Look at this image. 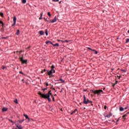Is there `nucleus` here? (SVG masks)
I'll return each instance as SVG.
<instances>
[{
	"instance_id": "8",
	"label": "nucleus",
	"mask_w": 129,
	"mask_h": 129,
	"mask_svg": "<svg viewBox=\"0 0 129 129\" xmlns=\"http://www.w3.org/2000/svg\"><path fill=\"white\" fill-rule=\"evenodd\" d=\"M13 22L14 23H15V24L17 22V17H16V16H14L13 17Z\"/></svg>"
},
{
	"instance_id": "54",
	"label": "nucleus",
	"mask_w": 129,
	"mask_h": 129,
	"mask_svg": "<svg viewBox=\"0 0 129 129\" xmlns=\"http://www.w3.org/2000/svg\"><path fill=\"white\" fill-rule=\"evenodd\" d=\"M127 33H128V34H129V29H128V31H127Z\"/></svg>"
},
{
	"instance_id": "24",
	"label": "nucleus",
	"mask_w": 129,
	"mask_h": 129,
	"mask_svg": "<svg viewBox=\"0 0 129 129\" xmlns=\"http://www.w3.org/2000/svg\"><path fill=\"white\" fill-rule=\"evenodd\" d=\"M47 15H48V16H49V17H51V13H50V12H48L47 13Z\"/></svg>"
},
{
	"instance_id": "33",
	"label": "nucleus",
	"mask_w": 129,
	"mask_h": 129,
	"mask_svg": "<svg viewBox=\"0 0 129 129\" xmlns=\"http://www.w3.org/2000/svg\"><path fill=\"white\" fill-rule=\"evenodd\" d=\"M60 81H61V82H64V81L62 79H59Z\"/></svg>"
},
{
	"instance_id": "16",
	"label": "nucleus",
	"mask_w": 129,
	"mask_h": 129,
	"mask_svg": "<svg viewBox=\"0 0 129 129\" xmlns=\"http://www.w3.org/2000/svg\"><path fill=\"white\" fill-rule=\"evenodd\" d=\"M45 94H48V95H52L51 91H49L48 93Z\"/></svg>"
},
{
	"instance_id": "57",
	"label": "nucleus",
	"mask_w": 129,
	"mask_h": 129,
	"mask_svg": "<svg viewBox=\"0 0 129 129\" xmlns=\"http://www.w3.org/2000/svg\"><path fill=\"white\" fill-rule=\"evenodd\" d=\"M86 101H87V99H86Z\"/></svg>"
},
{
	"instance_id": "46",
	"label": "nucleus",
	"mask_w": 129,
	"mask_h": 129,
	"mask_svg": "<svg viewBox=\"0 0 129 129\" xmlns=\"http://www.w3.org/2000/svg\"><path fill=\"white\" fill-rule=\"evenodd\" d=\"M104 109H106V106H105L104 107Z\"/></svg>"
},
{
	"instance_id": "26",
	"label": "nucleus",
	"mask_w": 129,
	"mask_h": 129,
	"mask_svg": "<svg viewBox=\"0 0 129 129\" xmlns=\"http://www.w3.org/2000/svg\"><path fill=\"white\" fill-rule=\"evenodd\" d=\"M126 44H127V43H129V38H127V39L126 40Z\"/></svg>"
},
{
	"instance_id": "51",
	"label": "nucleus",
	"mask_w": 129,
	"mask_h": 129,
	"mask_svg": "<svg viewBox=\"0 0 129 129\" xmlns=\"http://www.w3.org/2000/svg\"><path fill=\"white\" fill-rule=\"evenodd\" d=\"M52 2H56V0H52Z\"/></svg>"
},
{
	"instance_id": "55",
	"label": "nucleus",
	"mask_w": 129,
	"mask_h": 129,
	"mask_svg": "<svg viewBox=\"0 0 129 129\" xmlns=\"http://www.w3.org/2000/svg\"><path fill=\"white\" fill-rule=\"evenodd\" d=\"M46 72V70L45 69H44V72Z\"/></svg>"
},
{
	"instance_id": "28",
	"label": "nucleus",
	"mask_w": 129,
	"mask_h": 129,
	"mask_svg": "<svg viewBox=\"0 0 129 129\" xmlns=\"http://www.w3.org/2000/svg\"><path fill=\"white\" fill-rule=\"evenodd\" d=\"M58 42H61L62 43H64V41L63 40H57Z\"/></svg>"
},
{
	"instance_id": "45",
	"label": "nucleus",
	"mask_w": 129,
	"mask_h": 129,
	"mask_svg": "<svg viewBox=\"0 0 129 129\" xmlns=\"http://www.w3.org/2000/svg\"><path fill=\"white\" fill-rule=\"evenodd\" d=\"M22 81L23 82H25V80L22 79Z\"/></svg>"
},
{
	"instance_id": "40",
	"label": "nucleus",
	"mask_w": 129,
	"mask_h": 129,
	"mask_svg": "<svg viewBox=\"0 0 129 129\" xmlns=\"http://www.w3.org/2000/svg\"><path fill=\"white\" fill-rule=\"evenodd\" d=\"M127 108H128V107H125L124 108V109L125 110V109H127Z\"/></svg>"
},
{
	"instance_id": "32",
	"label": "nucleus",
	"mask_w": 129,
	"mask_h": 129,
	"mask_svg": "<svg viewBox=\"0 0 129 129\" xmlns=\"http://www.w3.org/2000/svg\"><path fill=\"white\" fill-rule=\"evenodd\" d=\"M122 71L123 72H124V73L126 72V70H122Z\"/></svg>"
},
{
	"instance_id": "49",
	"label": "nucleus",
	"mask_w": 129,
	"mask_h": 129,
	"mask_svg": "<svg viewBox=\"0 0 129 129\" xmlns=\"http://www.w3.org/2000/svg\"><path fill=\"white\" fill-rule=\"evenodd\" d=\"M45 21H46L47 22H48V20L47 19H46V18H44Z\"/></svg>"
},
{
	"instance_id": "29",
	"label": "nucleus",
	"mask_w": 129,
	"mask_h": 129,
	"mask_svg": "<svg viewBox=\"0 0 129 129\" xmlns=\"http://www.w3.org/2000/svg\"><path fill=\"white\" fill-rule=\"evenodd\" d=\"M43 92H44L45 91H46V90H47V88H44L42 89Z\"/></svg>"
},
{
	"instance_id": "60",
	"label": "nucleus",
	"mask_w": 129,
	"mask_h": 129,
	"mask_svg": "<svg viewBox=\"0 0 129 129\" xmlns=\"http://www.w3.org/2000/svg\"><path fill=\"white\" fill-rule=\"evenodd\" d=\"M80 104L81 105V103H80Z\"/></svg>"
},
{
	"instance_id": "62",
	"label": "nucleus",
	"mask_w": 129,
	"mask_h": 129,
	"mask_svg": "<svg viewBox=\"0 0 129 129\" xmlns=\"http://www.w3.org/2000/svg\"><path fill=\"white\" fill-rule=\"evenodd\" d=\"M54 90H55V89H53Z\"/></svg>"
},
{
	"instance_id": "12",
	"label": "nucleus",
	"mask_w": 129,
	"mask_h": 129,
	"mask_svg": "<svg viewBox=\"0 0 129 129\" xmlns=\"http://www.w3.org/2000/svg\"><path fill=\"white\" fill-rule=\"evenodd\" d=\"M24 116H25V118H26V119H29V116H28V115L26 114H24Z\"/></svg>"
},
{
	"instance_id": "42",
	"label": "nucleus",
	"mask_w": 129,
	"mask_h": 129,
	"mask_svg": "<svg viewBox=\"0 0 129 129\" xmlns=\"http://www.w3.org/2000/svg\"><path fill=\"white\" fill-rule=\"evenodd\" d=\"M46 86H49V84H48V83H46Z\"/></svg>"
},
{
	"instance_id": "10",
	"label": "nucleus",
	"mask_w": 129,
	"mask_h": 129,
	"mask_svg": "<svg viewBox=\"0 0 129 129\" xmlns=\"http://www.w3.org/2000/svg\"><path fill=\"white\" fill-rule=\"evenodd\" d=\"M45 44H51V45H53V43L49 40L46 41Z\"/></svg>"
},
{
	"instance_id": "43",
	"label": "nucleus",
	"mask_w": 129,
	"mask_h": 129,
	"mask_svg": "<svg viewBox=\"0 0 129 129\" xmlns=\"http://www.w3.org/2000/svg\"><path fill=\"white\" fill-rule=\"evenodd\" d=\"M52 99H53V101H55V99H54V97H52Z\"/></svg>"
},
{
	"instance_id": "52",
	"label": "nucleus",
	"mask_w": 129,
	"mask_h": 129,
	"mask_svg": "<svg viewBox=\"0 0 129 129\" xmlns=\"http://www.w3.org/2000/svg\"><path fill=\"white\" fill-rule=\"evenodd\" d=\"M2 30H4V27H2Z\"/></svg>"
},
{
	"instance_id": "25",
	"label": "nucleus",
	"mask_w": 129,
	"mask_h": 129,
	"mask_svg": "<svg viewBox=\"0 0 129 129\" xmlns=\"http://www.w3.org/2000/svg\"><path fill=\"white\" fill-rule=\"evenodd\" d=\"M0 24H2V27H3V26H4V22H3L2 21H0Z\"/></svg>"
},
{
	"instance_id": "36",
	"label": "nucleus",
	"mask_w": 129,
	"mask_h": 129,
	"mask_svg": "<svg viewBox=\"0 0 129 129\" xmlns=\"http://www.w3.org/2000/svg\"><path fill=\"white\" fill-rule=\"evenodd\" d=\"M19 73H20V74H22V75H24V74L22 72H19Z\"/></svg>"
},
{
	"instance_id": "17",
	"label": "nucleus",
	"mask_w": 129,
	"mask_h": 129,
	"mask_svg": "<svg viewBox=\"0 0 129 129\" xmlns=\"http://www.w3.org/2000/svg\"><path fill=\"white\" fill-rule=\"evenodd\" d=\"M3 111H7V110H8V108H3L2 109Z\"/></svg>"
},
{
	"instance_id": "41",
	"label": "nucleus",
	"mask_w": 129,
	"mask_h": 129,
	"mask_svg": "<svg viewBox=\"0 0 129 129\" xmlns=\"http://www.w3.org/2000/svg\"><path fill=\"white\" fill-rule=\"evenodd\" d=\"M22 52H23V51H22V50H20V51H19V54H21Z\"/></svg>"
},
{
	"instance_id": "20",
	"label": "nucleus",
	"mask_w": 129,
	"mask_h": 129,
	"mask_svg": "<svg viewBox=\"0 0 129 129\" xmlns=\"http://www.w3.org/2000/svg\"><path fill=\"white\" fill-rule=\"evenodd\" d=\"M22 4H26V3H27V1L26 0H22Z\"/></svg>"
},
{
	"instance_id": "50",
	"label": "nucleus",
	"mask_w": 129,
	"mask_h": 129,
	"mask_svg": "<svg viewBox=\"0 0 129 129\" xmlns=\"http://www.w3.org/2000/svg\"><path fill=\"white\" fill-rule=\"evenodd\" d=\"M10 121L12 122H14V121H13V120H10Z\"/></svg>"
},
{
	"instance_id": "53",
	"label": "nucleus",
	"mask_w": 129,
	"mask_h": 129,
	"mask_svg": "<svg viewBox=\"0 0 129 129\" xmlns=\"http://www.w3.org/2000/svg\"><path fill=\"white\" fill-rule=\"evenodd\" d=\"M56 2H59V0H56Z\"/></svg>"
},
{
	"instance_id": "48",
	"label": "nucleus",
	"mask_w": 129,
	"mask_h": 129,
	"mask_svg": "<svg viewBox=\"0 0 129 129\" xmlns=\"http://www.w3.org/2000/svg\"><path fill=\"white\" fill-rule=\"evenodd\" d=\"M64 42H66V43H68V40H65V41Z\"/></svg>"
},
{
	"instance_id": "4",
	"label": "nucleus",
	"mask_w": 129,
	"mask_h": 129,
	"mask_svg": "<svg viewBox=\"0 0 129 129\" xmlns=\"http://www.w3.org/2000/svg\"><path fill=\"white\" fill-rule=\"evenodd\" d=\"M92 91L93 93H94L95 94H98V95H99L101 92H103V91H102V90H92Z\"/></svg>"
},
{
	"instance_id": "21",
	"label": "nucleus",
	"mask_w": 129,
	"mask_h": 129,
	"mask_svg": "<svg viewBox=\"0 0 129 129\" xmlns=\"http://www.w3.org/2000/svg\"><path fill=\"white\" fill-rule=\"evenodd\" d=\"M45 35L46 36H48V30L47 29L45 30Z\"/></svg>"
},
{
	"instance_id": "37",
	"label": "nucleus",
	"mask_w": 129,
	"mask_h": 129,
	"mask_svg": "<svg viewBox=\"0 0 129 129\" xmlns=\"http://www.w3.org/2000/svg\"><path fill=\"white\" fill-rule=\"evenodd\" d=\"M127 114H129V113H127V112L124 115L125 117L126 116H127Z\"/></svg>"
},
{
	"instance_id": "31",
	"label": "nucleus",
	"mask_w": 129,
	"mask_h": 129,
	"mask_svg": "<svg viewBox=\"0 0 129 129\" xmlns=\"http://www.w3.org/2000/svg\"><path fill=\"white\" fill-rule=\"evenodd\" d=\"M122 117H123V118H124V119H126V118H125V116L124 115H123L122 116Z\"/></svg>"
},
{
	"instance_id": "2",
	"label": "nucleus",
	"mask_w": 129,
	"mask_h": 129,
	"mask_svg": "<svg viewBox=\"0 0 129 129\" xmlns=\"http://www.w3.org/2000/svg\"><path fill=\"white\" fill-rule=\"evenodd\" d=\"M84 104H88V103H92V101L89 100V99H87L86 101V97L85 95H84Z\"/></svg>"
},
{
	"instance_id": "7",
	"label": "nucleus",
	"mask_w": 129,
	"mask_h": 129,
	"mask_svg": "<svg viewBox=\"0 0 129 129\" xmlns=\"http://www.w3.org/2000/svg\"><path fill=\"white\" fill-rule=\"evenodd\" d=\"M55 22H57V17L56 16L54 17V18L52 20L51 23H55Z\"/></svg>"
},
{
	"instance_id": "23",
	"label": "nucleus",
	"mask_w": 129,
	"mask_h": 129,
	"mask_svg": "<svg viewBox=\"0 0 129 129\" xmlns=\"http://www.w3.org/2000/svg\"><path fill=\"white\" fill-rule=\"evenodd\" d=\"M0 16H1V17H4V13L1 12V13H0Z\"/></svg>"
},
{
	"instance_id": "59",
	"label": "nucleus",
	"mask_w": 129,
	"mask_h": 129,
	"mask_svg": "<svg viewBox=\"0 0 129 129\" xmlns=\"http://www.w3.org/2000/svg\"><path fill=\"white\" fill-rule=\"evenodd\" d=\"M41 73H43V71L41 72Z\"/></svg>"
},
{
	"instance_id": "63",
	"label": "nucleus",
	"mask_w": 129,
	"mask_h": 129,
	"mask_svg": "<svg viewBox=\"0 0 129 129\" xmlns=\"http://www.w3.org/2000/svg\"><path fill=\"white\" fill-rule=\"evenodd\" d=\"M60 92H62V91H61Z\"/></svg>"
},
{
	"instance_id": "39",
	"label": "nucleus",
	"mask_w": 129,
	"mask_h": 129,
	"mask_svg": "<svg viewBox=\"0 0 129 129\" xmlns=\"http://www.w3.org/2000/svg\"><path fill=\"white\" fill-rule=\"evenodd\" d=\"M5 67L4 66H2V69L3 70H5Z\"/></svg>"
},
{
	"instance_id": "22",
	"label": "nucleus",
	"mask_w": 129,
	"mask_h": 129,
	"mask_svg": "<svg viewBox=\"0 0 129 129\" xmlns=\"http://www.w3.org/2000/svg\"><path fill=\"white\" fill-rule=\"evenodd\" d=\"M92 51H93L94 52H95L94 53H95V54H98V52H97V51H96V50H92Z\"/></svg>"
},
{
	"instance_id": "61",
	"label": "nucleus",
	"mask_w": 129,
	"mask_h": 129,
	"mask_svg": "<svg viewBox=\"0 0 129 129\" xmlns=\"http://www.w3.org/2000/svg\"><path fill=\"white\" fill-rule=\"evenodd\" d=\"M91 105H93V104H92Z\"/></svg>"
},
{
	"instance_id": "38",
	"label": "nucleus",
	"mask_w": 129,
	"mask_h": 129,
	"mask_svg": "<svg viewBox=\"0 0 129 129\" xmlns=\"http://www.w3.org/2000/svg\"><path fill=\"white\" fill-rule=\"evenodd\" d=\"M15 25H16V23H15V22H14V24L12 25V26L14 27V26H15Z\"/></svg>"
},
{
	"instance_id": "5",
	"label": "nucleus",
	"mask_w": 129,
	"mask_h": 129,
	"mask_svg": "<svg viewBox=\"0 0 129 129\" xmlns=\"http://www.w3.org/2000/svg\"><path fill=\"white\" fill-rule=\"evenodd\" d=\"M47 73H48V75L49 76V77L51 78L53 76V75H52V74H53V73H54L52 72V71L50 70L49 71H48Z\"/></svg>"
},
{
	"instance_id": "14",
	"label": "nucleus",
	"mask_w": 129,
	"mask_h": 129,
	"mask_svg": "<svg viewBox=\"0 0 129 129\" xmlns=\"http://www.w3.org/2000/svg\"><path fill=\"white\" fill-rule=\"evenodd\" d=\"M123 110H124V108H123L122 107H120L119 108V111H123Z\"/></svg>"
},
{
	"instance_id": "3",
	"label": "nucleus",
	"mask_w": 129,
	"mask_h": 129,
	"mask_svg": "<svg viewBox=\"0 0 129 129\" xmlns=\"http://www.w3.org/2000/svg\"><path fill=\"white\" fill-rule=\"evenodd\" d=\"M19 60L22 64H27V63H28V59L24 60V57H23V56L19 57Z\"/></svg>"
},
{
	"instance_id": "30",
	"label": "nucleus",
	"mask_w": 129,
	"mask_h": 129,
	"mask_svg": "<svg viewBox=\"0 0 129 129\" xmlns=\"http://www.w3.org/2000/svg\"><path fill=\"white\" fill-rule=\"evenodd\" d=\"M120 118V117H119L117 120H116V122H118V121H119V119Z\"/></svg>"
},
{
	"instance_id": "18",
	"label": "nucleus",
	"mask_w": 129,
	"mask_h": 129,
	"mask_svg": "<svg viewBox=\"0 0 129 129\" xmlns=\"http://www.w3.org/2000/svg\"><path fill=\"white\" fill-rule=\"evenodd\" d=\"M42 17H43V13H41L40 17H39V20H42Z\"/></svg>"
},
{
	"instance_id": "56",
	"label": "nucleus",
	"mask_w": 129,
	"mask_h": 129,
	"mask_svg": "<svg viewBox=\"0 0 129 129\" xmlns=\"http://www.w3.org/2000/svg\"><path fill=\"white\" fill-rule=\"evenodd\" d=\"M61 1H60V2L59 3V4H61Z\"/></svg>"
},
{
	"instance_id": "35",
	"label": "nucleus",
	"mask_w": 129,
	"mask_h": 129,
	"mask_svg": "<svg viewBox=\"0 0 129 129\" xmlns=\"http://www.w3.org/2000/svg\"><path fill=\"white\" fill-rule=\"evenodd\" d=\"M19 121L21 123H22V122H23V121H24V120H20Z\"/></svg>"
},
{
	"instance_id": "9",
	"label": "nucleus",
	"mask_w": 129,
	"mask_h": 129,
	"mask_svg": "<svg viewBox=\"0 0 129 129\" xmlns=\"http://www.w3.org/2000/svg\"><path fill=\"white\" fill-rule=\"evenodd\" d=\"M39 34L40 35H41V36H43V35H44V34H45V32L43 31H39Z\"/></svg>"
},
{
	"instance_id": "58",
	"label": "nucleus",
	"mask_w": 129,
	"mask_h": 129,
	"mask_svg": "<svg viewBox=\"0 0 129 129\" xmlns=\"http://www.w3.org/2000/svg\"><path fill=\"white\" fill-rule=\"evenodd\" d=\"M84 109H86V108H85V107H84Z\"/></svg>"
},
{
	"instance_id": "15",
	"label": "nucleus",
	"mask_w": 129,
	"mask_h": 129,
	"mask_svg": "<svg viewBox=\"0 0 129 129\" xmlns=\"http://www.w3.org/2000/svg\"><path fill=\"white\" fill-rule=\"evenodd\" d=\"M16 35L17 36H19L20 35V30H17V33H16Z\"/></svg>"
},
{
	"instance_id": "27",
	"label": "nucleus",
	"mask_w": 129,
	"mask_h": 129,
	"mask_svg": "<svg viewBox=\"0 0 129 129\" xmlns=\"http://www.w3.org/2000/svg\"><path fill=\"white\" fill-rule=\"evenodd\" d=\"M14 102H15V103H18V99H16L14 100Z\"/></svg>"
},
{
	"instance_id": "1",
	"label": "nucleus",
	"mask_w": 129,
	"mask_h": 129,
	"mask_svg": "<svg viewBox=\"0 0 129 129\" xmlns=\"http://www.w3.org/2000/svg\"><path fill=\"white\" fill-rule=\"evenodd\" d=\"M38 94L40 95V97L44 98L45 99H48L49 102H51V101H52L51 98H50V95L49 94H42V92H38Z\"/></svg>"
},
{
	"instance_id": "44",
	"label": "nucleus",
	"mask_w": 129,
	"mask_h": 129,
	"mask_svg": "<svg viewBox=\"0 0 129 129\" xmlns=\"http://www.w3.org/2000/svg\"><path fill=\"white\" fill-rule=\"evenodd\" d=\"M30 47H31V46H28V47L27 48V49H30Z\"/></svg>"
},
{
	"instance_id": "13",
	"label": "nucleus",
	"mask_w": 129,
	"mask_h": 129,
	"mask_svg": "<svg viewBox=\"0 0 129 129\" xmlns=\"http://www.w3.org/2000/svg\"><path fill=\"white\" fill-rule=\"evenodd\" d=\"M17 127H18V128L19 129H23V127L22 126V125H17Z\"/></svg>"
},
{
	"instance_id": "19",
	"label": "nucleus",
	"mask_w": 129,
	"mask_h": 129,
	"mask_svg": "<svg viewBox=\"0 0 129 129\" xmlns=\"http://www.w3.org/2000/svg\"><path fill=\"white\" fill-rule=\"evenodd\" d=\"M77 111V109H76L73 112L71 113V114H73V113H75Z\"/></svg>"
},
{
	"instance_id": "6",
	"label": "nucleus",
	"mask_w": 129,
	"mask_h": 129,
	"mask_svg": "<svg viewBox=\"0 0 129 129\" xmlns=\"http://www.w3.org/2000/svg\"><path fill=\"white\" fill-rule=\"evenodd\" d=\"M54 68H55V66H54V65H52L51 69L50 71L55 73V70H54Z\"/></svg>"
},
{
	"instance_id": "47",
	"label": "nucleus",
	"mask_w": 129,
	"mask_h": 129,
	"mask_svg": "<svg viewBox=\"0 0 129 129\" xmlns=\"http://www.w3.org/2000/svg\"><path fill=\"white\" fill-rule=\"evenodd\" d=\"M2 39H7V37H2Z\"/></svg>"
},
{
	"instance_id": "11",
	"label": "nucleus",
	"mask_w": 129,
	"mask_h": 129,
	"mask_svg": "<svg viewBox=\"0 0 129 129\" xmlns=\"http://www.w3.org/2000/svg\"><path fill=\"white\" fill-rule=\"evenodd\" d=\"M52 46L54 47H59V44L58 43H55V44H53Z\"/></svg>"
},
{
	"instance_id": "34",
	"label": "nucleus",
	"mask_w": 129,
	"mask_h": 129,
	"mask_svg": "<svg viewBox=\"0 0 129 129\" xmlns=\"http://www.w3.org/2000/svg\"><path fill=\"white\" fill-rule=\"evenodd\" d=\"M88 50H91V51H92V49H91V48H90V47H88Z\"/></svg>"
}]
</instances>
